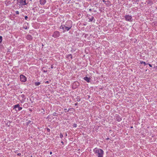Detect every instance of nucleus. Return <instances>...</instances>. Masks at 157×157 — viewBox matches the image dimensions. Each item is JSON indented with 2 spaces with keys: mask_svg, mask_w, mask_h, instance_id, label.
Segmentation results:
<instances>
[{
  "mask_svg": "<svg viewBox=\"0 0 157 157\" xmlns=\"http://www.w3.org/2000/svg\"><path fill=\"white\" fill-rule=\"evenodd\" d=\"M42 71L44 72H47V69L45 67H43L42 68Z\"/></svg>",
  "mask_w": 157,
  "mask_h": 157,
  "instance_id": "nucleus-12",
  "label": "nucleus"
},
{
  "mask_svg": "<svg viewBox=\"0 0 157 157\" xmlns=\"http://www.w3.org/2000/svg\"><path fill=\"white\" fill-rule=\"evenodd\" d=\"M21 4L24 5H26L27 4V3L26 2V0H24Z\"/></svg>",
  "mask_w": 157,
  "mask_h": 157,
  "instance_id": "nucleus-14",
  "label": "nucleus"
},
{
  "mask_svg": "<svg viewBox=\"0 0 157 157\" xmlns=\"http://www.w3.org/2000/svg\"><path fill=\"white\" fill-rule=\"evenodd\" d=\"M93 151L98 157H103L104 152L101 149L96 148L94 149Z\"/></svg>",
  "mask_w": 157,
  "mask_h": 157,
  "instance_id": "nucleus-1",
  "label": "nucleus"
},
{
  "mask_svg": "<svg viewBox=\"0 0 157 157\" xmlns=\"http://www.w3.org/2000/svg\"><path fill=\"white\" fill-rule=\"evenodd\" d=\"M52 152L51 151V152H50V154H52Z\"/></svg>",
  "mask_w": 157,
  "mask_h": 157,
  "instance_id": "nucleus-37",
  "label": "nucleus"
},
{
  "mask_svg": "<svg viewBox=\"0 0 157 157\" xmlns=\"http://www.w3.org/2000/svg\"><path fill=\"white\" fill-rule=\"evenodd\" d=\"M25 19L26 20H27V19L28 18V17L27 16H25Z\"/></svg>",
  "mask_w": 157,
  "mask_h": 157,
  "instance_id": "nucleus-22",
  "label": "nucleus"
},
{
  "mask_svg": "<svg viewBox=\"0 0 157 157\" xmlns=\"http://www.w3.org/2000/svg\"><path fill=\"white\" fill-rule=\"evenodd\" d=\"M47 130H48V131H50V129H49V128H48V129H47Z\"/></svg>",
  "mask_w": 157,
  "mask_h": 157,
  "instance_id": "nucleus-34",
  "label": "nucleus"
},
{
  "mask_svg": "<svg viewBox=\"0 0 157 157\" xmlns=\"http://www.w3.org/2000/svg\"><path fill=\"white\" fill-rule=\"evenodd\" d=\"M107 140L109 139V138H107Z\"/></svg>",
  "mask_w": 157,
  "mask_h": 157,
  "instance_id": "nucleus-39",
  "label": "nucleus"
},
{
  "mask_svg": "<svg viewBox=\"0 0 157 157\" xmlns=\"http://www.w3.org/2000/svg\"><path fill=\"white\" fill-rule=\"evenodd\" d=\"M51 68H53V65H52L51 66Z\"/></svg>",
  "mask_w": 157,
  "mask_h": 157,
  "instance_id": "nucleus-31",
  "label": "nucleus"
},
{
  "mask_svg": "<svg viewBox=\"0 0 157 157\" xmlns=\"http://www.w3.org/2000/svg\"><path fill=\"white\" fill-rule=\"evenodd\" d=\"M59 136H60V138H62V137H63V135L61 133H60V134Z\"/></svg>",
  "mask_w": 157,
  "mask_h": 157,
  "instance_id": "nucleus-21",
  "label": "nucleus"
},
{
  "mask_svg": "<svg viewBox=\"0 0 157 157\" xmlns=\"http://www.w3.org/2000/svg\"><path fill=\"white\" fill-rule=\"evenodd\" d=\"M70 109H69L67 111V112H69V111L70 110Z\"/></svg>",
  "mask_w": 157,
  "mask_h": 157,
  "instance_id": "nucleus-32",
  "label": "nucleus"
},
{
  "mask_svg": "<svg viewBox=\"0 0 157 157\" xmlns=\"http://www.w3.org/2000/svg\"><path fill=\"white\" fill-rule=\"evenodd\" d=\"M40 84V82H36L35 83V85L36 86H38Z\"/></svg>",
  "mask_w": 157,
  "mask_h": 157,
  "instance_id": "nucleus-15",
  "label": "nucleus"
},
{
  "mask_svg": "<svg viewBox=\"0 0 157 157\" xmlns=\"http://www.w3.org/2000/svg\"><path fill=\"white\" fill-rule=\"evenodd\" d=\"M18 111H20V110H21L22 109V108L21 107H19V106L18 107Z\"/></svg>",
  "mask_w": 157,
  "mask_h": 157,
  "instance_id": "nucleus-18",
  "label": "nucleus"
},
{
  "mask_svg": "<svg viewBox=\"0 0 157 157\" xmlns=\"http://www.w3.org/2000/svg\"><path fill=\"white\" fill-rule=\"evenodd\" d=\"M64 25L71 29L72 27V22L71 21H67Z\"/></svg>",
  "mask_w": 157,
  "mask_h": 157,
  "instance_id": "nucleus-3",
  "label": "nucleus"
},
{
  "mask_svg": "<svg viewBox=\"0 0 157 157\" xmlns=\"http://www.w3.org/2000/svg\"><path fill=\"white\" fill-rule=\"evenodd\" d=\"M83 79L86 81L87 82H90V78L87 77H86L83 78Z\"/></svg>",
  "mask_w": 157,
  "mask_h": 157,
  "instance_id": "nucleus-8",
  "label": "nucleus"
},
{
  "mask_svg": "<svg viewBox=\"0 0 157 157\" xmlns=\"http://www.w3.org/2000/svg\"><path fill=\"white\" fill-rule=\"evenodd\" d=\"M67 58H68L69 59H72V55L71 54L68 55L67 56Z\"/></svg>",
  "mask_w": 157,
  "mask_h": 157,
  "instance_id": "nucleus-11",
  "label": "nucleus"
},
{
  "mask_svg": "<svg viewBox=\"0 0 157 157\" xmlns=\"http://www.w3.org/2000/svg\"><path fill=\"white\" fill-rule=\"evenodd\" d=\"M24 0H20V3L21 4L22 3Z\"/></svg>",
  "mask_w": 157,
  "mask_h": 157,
  "instance_id": "nucleus-20",
  "label": "nucleus"
},
{
  "mask_svg": "<svg viewBox=\"0 0 157 157\" xmlns=\"http://www.w3.org/2000/svg\"><path fill=\"white\" fill-rule=\"evenodd\" d=\"M67 109H64V112H65V113H66L67 112Z\"/></svg>",
  "mask_w": 157,
  "mask_h": 157,
  "instance_id": "nucleus-24",
  "label": "nucleus"
},
{
  "mask_svg": "<svg viewBox=\"0 0 157 157\" xmlns=\"http://www.w3.org/2000/svg\"><path fill=\"white\" fill-rule=\"evenodd\" d=\"M45 83H47V84H48V83H49L48 81H47L46 82H45Z\"/></svg>",
  "mask_w": 157,
  "mask_h": 157,
  "instance_id": "nucleus-29",
  "label": "nucleus"
},
{
  "mask_svg": "<svg viewBox=\"0 0 157 157\" xmlns=\"http://www.w3.org/2000/svg\"><path fill=\"white\" fill-rule=\"evenodd\" d=\"M26 38L29 40H31L32 39V36L30 35H27L26 36Z\"/></svg>",
  "mask_w": 157,
  "mask_h": 157,
  "instance_id": "nucleus-10",
  "label": "nucleus"
},
{
  "mask_svg": "<svg viewBox=\"0 0 157 157\" xmlns=\"http://www.w3.org/2000/svg\"><path fill=\"white\" fill-rule=\"evenodd\" d=\"M104 2H105L106 1L105 0H102Z\"/></svg>",
  "mask_w": 157,
  "mask_h": 157,
  "instance_id": "nucleus-30",
  "label": "nucleus"
},
{
  "mask_svg": "<svg viewBox=\"0 0 157 157\" xmlns=\"http://www.w3.org/2000/svg\"><path fill=\"white\" fill-rule=\"evenodd\" d=\"M136 1H138V0H136Z\"/></svg>",
  "mask_w": 157,
  "mask_h": 157,
  "instance_id": "nucleus-40",
  "label": "nucleus"
},
{
  "mask_svg": "<svg viewBox=\"0 0 157 157\" xmlns=\"http://www.w3.org/2000/svg\"><path fill=\"white\" fill-rule=\"evenodd\" d=\"M140 63L141 64H143L144 65H145L147 64L144 61L140 62Z\"/></svg>",
  "mask_w": 157,
  "mask_h": 157,
  "instance_id": "nucleus-16",
  "label": "nucleus"
},
{
  "mask_svg": "<svg viewBox=\"0 0 157 157\" xmlns=\"http://www.w3.org/2000/svg\"><path fill=\"white\" fill-rule=\"evenodd\" d=\"M61 143H62L63 144V141L61 142Z\"/></svg>",
  "mask_w": 157,
  "mask_h": 157,
  "instance_id": "nucleus-36",
  "label": "nucleus"
},
{
  "mask_svg": "<svg viewBox=\"0 0 157 157\" xmlns=\"http://www.w3.org/2000/svg\"><path fill=\"white\" fill-rule=\"evenodd\" d=\"M56 113L55 112L54 113H53V116H56Z\"/></svg>",
  "mask_w": 157,
  "mask_h": 157,
  "instance_id": "nucleus-26",
  "label": "nucleus"
},
{
  "mask_svg": "<svg viewBox=\"0 0 157 157\" xmlns=\"http://www.w3.org/2000/svg\"><path fill=\"white\" fill-rule=\"evenodd\" d=\"M148 65L150 67H152V65L151 64H148Z\"/></svg>",
  "mask_w": 157,
  "mask_h": 157,
  "instance_id": "nucleus-28",
  "label": "nucleus"
},
{
  "mask_svg": "<svg viewBox=\"0 0 157 157\" xmlns=\"http://www.w3.org/2000/svg\"><path fill=\"white\" fill-rule=\"evenodd\" d=\"M2 36H0V43H1L2 41Z\"/></svg>",
  "mask_w": 157,
  "mask_h": 157,
  "instance_id": "nucleus-19",
  "label": "nucleus"
},
{
  "mask_svg": "<svg viewBox=\"0 0 157 157\" xmlns=\"http://www.w3.org/2000/svg\"><path fill=\"white\" fill-rule=\"evenodd\" d=\"M19 106V104H17V105H16L13 106V109H15L16 110V109L17 108H18V107Z\"/></svg>",
  "mask_w": 157,
  "mask_h": 157,
  "instance_id": "nucleus-13",
  "label": "nucleus"
},
{
  "mask_svg": "<svg viewBox=\"0 0 157 157\" xmlns=\"http://www.w3.org/2000/svg\"><path fill=\"white\" fill-rule=\"evenodd\" d=\"M73 126H74V127H76V126H77V125L75 124H74Z\"/></svg>",
  "mask_w": 157,
  "mask_h": 157,
  "instance_id": "nucleus-27",
  "label": "nucleus"
},
{
  "mask_svg": "<svg viewBox=\"0 0 157 157\" xmlns=\"http://www.w3.org/2000/svg\"><path fill=\"white\" fill-rule=\"evenodd\" d=\"M91 9H90L89 10H90V11H91Z\"/></svg>",
  "mask_w": 157,
  "mask_h": 157,
  "instance_id": "nucleus-38",
  "label": "nucleus"
},
{
  "mask_svg": "<svg viewBox=\"0 0 157 157\" xmlns=\"http://www.w3.org/2000/svg\"><path fill=\"white\" fill-rule=\"evenodd\" d=\"M31 121H29L27 122V124H29V123H30Z\"/></svg>",
  "mask_w": 157,
  "mask_h": 157,
  "instance_id": "nucleus-25",
  "label": "nucleus"
},
{
  "mask_svg": "<svg viewBox=\"0 0 157 157\" xmlns=\"http://www.w3.org/2000/svg\"><path fill=\"white\" fill-rule=\"evenodd\" d=\"M16 13L17 14H19V13L18 11H17L16 12Z\"/></svg>",
  "mask_w": 157,
  "mask_h": 157,
  "instance_id": "nucleus-23",
  "label": "nucleus"
},
{
  "mask_svg": "<svg viewBox=\"0 0 157 157\" xmlns=\"http://www.w3.org/2000/svg\"><path fill=\"white\" fill-rule=\"evenodd\" d=\"M20 80L22 82H25L26 81V78L25 76L21 75H20Z\"/></svg>",
  "mask_w": 157,
  "mask_h": 157,
  "instance_id": "nucleus-5",
  "label": "nucleus"
},
{
  "mask_svg": "<svg viewBox=\"0 0 157 157\" xmlns=\"http://www.w3.org/2000/svg\"><path fill=\"white\" fill-rule=\"evenodd\" d=\"M40 4L42 5H44L46 2L45 0H40Z\"/></svg>",
  "mask_w": 157,
  "mask_h": 157,
  "instance_id": "nucleus-9",
  "label": "nucleus"
},
{
  "mask_svg": "<svg viewBox=\"0 0 157 157\" xmlns=\"http://www.w3.org/2000/svg\"><path fill=\"white\" fill-rule=\"evenodd\" d=\"M94 18V17H92L91 18H90L89 19V20H90V21H92L93 20Z\"/></svg>",
  "mask_w": 157,
  "mask_h": 157,
  "instance_id": "nucleus-17",
  "label": "nucleus"
},
{
  "mask_svg": "<svg viewBox=\"0 0 157 157\" xmlns=\"http://www.w3.org/2000/svg\"><path fill=\"white\" fill-rule=\"evenodd\" d=\"M21 155V154H17V155H19V156L20 155Z\"/></svg>",
  "mask_w": 157,
  "mask_h": 157,
  "instance_id": "nucleus-33",
  "label": "nucleus"
},
{
  "mask_svg": "<svg viewBox=\"0 0 157 157\" xmlns=\"http://www.w3.org/2000/svg\"><path fill=\"white\" fill-rule=\"evenodd\" d=\"M77 105V103H76L75 104V105Z\"/></svg>",
  "mask_w": 157,
  "mask_h": 157,
  "instance_id": "nucleus-35",
  "label": "nucleus"
},
{
  "mask_svg": "<svg viewBox=\"0 0 157 157\" xmlns=\"http://www.w3.org/2000/svg\"><path fill=\"white\" fill-rule=\"evenodd\" d=\"M115 119L118 122H120L122 120V118L118 115H116Z\"/></svg>",
  "mask_w": 157,
  "mask_h": 157,
  "instance_id": "nucleus-7",
  "label": "nucleus"
},
{
  "mask_svg": "<svg viewBox=\"0 0 157 157\" xmlns=\"http://www.w3.org/2000/svg\"><path fill=\"white\" fill-rule=\"evenodd\" d=\"M60 36V33L58 31H56L53 33L52 36L56 38L59 37Z\"/></svg>",
  "mask_w": 157,
  "mask_h": 157,
  "instance_id": "nucleus-4",
  "label": "nucleus"
},
{
  "mask_svg": "<svg viewBox=\"0 0 157 157\" xmlns=\"http://www.w3.org/2000/svg\"><path fill=\"white\" fill-rule=\"evenodd\" d=\"M132 17L131 16L129 15H126L125 17V18L126 20L129 21H132Z\"/></svg>",
  "mask_w": 157,
  "mask_h": 157,
  "instance_id": "nucleus-6",
  "label": "nucleus"
},
{
  "mask_svg": "<svg viewBox=\"0 0 157 157\" xmlns=\"http://www.w3.org/2000/svg\"><path fill=\"white\" fill-rule=\"evenodd\" d=\"M60 29H63V32H64L66 31H68L70 29L69 28L65 26L64 25H61V26L60 27Z\"/></svg>",
  "mask_w": 157,
  "mask_h": 157,
  "instance_id": "nucleus-2",
  "label": "nucleus"
}]
</instances>
